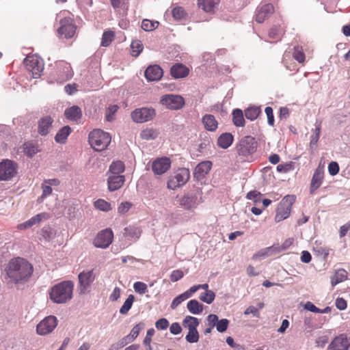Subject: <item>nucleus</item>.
Wrapping results in <instances>:
<instances>
[{
	"instance_id": "864d4df0",
	"label": "nucleus",
	"mask_w": 350,
	"mask_h": 350,
	"mask_svg": "<svg viewBox=\"0 0 350 350\" xmlns=\"http://www.w3.org/2000/svg\"><path fill=\"white\" fill-rule=\"evenodd\" d=\"M185 339L189 343L197 342L199 340V334L198 330H189Z\"/></svg>"
},
{
	"instance_id": "2f4dec72",
	"label": "nucleus",
	"mask_w": 350,
	"mask_h": 350,
	"mask_svg": "<svg viewBox=\"0 0 350 350\" xmlns=\"http://www.w3.org/2000/svg\"><path fill=\"white\" fill-rule=\"evenodd\" d=\"M291 208L279 204L277 208L276 215L275 216V221L280 222L288 217L291 213Z\"/></svg>"
},
{
	"instance_id": "bb28decb",
	"label": "nucleus",
	"mask_w": 350,
	"mask_h": 350,
	"mask_svg": "<svg viewBox=\"0 0 350 350\" xmlns=\"http://www.w3.org/2000/svg\"><path fill=\"white\" fill-rule=\"evenodd\" d=\"M64 116L70 120L77 121L81 118L82 112L78 106L74 105L65 110Z\"/></svg>"
},
{
	"instance_id": "680f3d73",
	"label": "nucleus",
	"mask_w": 350,
	"mask_h": 350,
	"mask_svg": "<svg viewBox=\"0 0 350 350\" xmlns=\"http://www.w3.org/2000/svg\"><path fill=\"white\" fill-rule=\"evenodd\" d=\"M168 326L169 321L165 318L160 319L155 323L156 328L159 330L166 329Z\"/></svg>"
},
{
	"instance_id": "58836bf2",
	"label": "nucleus",
	"mask_w": 350,
	"mask_h": 350,
	"mask_svg": "<svg viewBox=\"0 0 350 350\" xmlns=\"http://www.w3.org/2000/svg\"><path fill=\"white\" fill-rule=\"evenodd\" d=\"M321 133V122H316L315 129L310 137V148H316L317 142L320 137Z\"/></svg>"
},
{
	"instance_id": "5701e85b",
	"label": "nucleus",
	"mask_w": 350,
	"mask_h": 350,
	"mask_svg": "<svg viewBox=\"0 0 350 350\" xmlns=\"http://www.w3.org/2000/svg\"><path fill=\"white\" fill-rule=\"evenodd\" d=\"M323 170L319 167H318L312 178L311 183H310V193H312L314 191H316L317 189H319L321 184L322 180L323 178Z\"/></svg>"
},
{
	"instance_id": "1a4fd4ad",
	"label": "nucleus",
	"mask_w": 350,
	"mask_h": 350,
	"mask_svg": "<svg viewBox=\"0 0 350 350\" xmlns=\"http://www.w3.org/2000/svg\"><path fill=\"white\" fill-rule=\"evenodd\" d=\"M113 238V231L109 228H106L98 233L93 241V244L96 247L105 249L112 243Z\"/></svg>"
},
{
	"instance_id": "412c9836",
	"label": "nucleus",
	"mask_w": 350,
	"mask_h": 350,
	"mask_svg": "<svg viewBox=\"0 0 350 350\" xmlns=\"http://www.w3.org/2000/svg\"><path fill=\"white\" fill-rule=\"evenodd\" d=\"M212 163L209 161H202L197 165L193 172V176L198 180L204 178L211 170Z\"/></svg>"
},
{
	"instance_id": "5fc2aeb1",
	"label": "nucleus",
	"mask_w": 350,
	"mask_h": 350,
	"mask_svg": "<svg viewBox=\"0 0 350 350\" xmlns=\"http://www.w3.org/2000/svg\"><path fill=\"white\" fill-rule=\"evenodd\" d=\"M229 325V321L226 319H222L221 320H218L217 324H216V329L219 332H224L228 329Z\"/></svg>"
},
{
	"instance_id": "4be33fe9",
	"label": "nucleus",
	"mask_w": 350,
	"mask_h": 350,
	"mask_svg": "<svg viewBox=\"0 0 350 350\" xmlns=\"http://www.w3.org/2000/svg\"><path fill=\"white\" fill-rule=\"evenodd\" d=\"M53 120L51 116H44L38 122V133L42 136L46 135L52 126Z\"/></svg>"
},
{
	"instance_id": "a211bd4d",
	"label": "nucleus",
	"mask_w": 350,
	"mask_h": 350,
	"mask_svg": "<svg viewBox=\"0 0 350 350\" xmlns=\"http://www.w3.org/2000/svg\"><path fill=\"white\" fill-rule=\"evenodd\" d=\"M274 12L271 3H264L259 5L256 10V21L261 23L268 18Z\"/></svg>"
},
{
	"instance_id": "4c0bfd02",
	"label": "nucleus",
	"mask_w": 350,
	"mask_h": 350,
	"mask_svg": "<svg viewBox=\"0 0 350 350\" xmlns=\"http://www.w3.org/2000/svg\"><path fill=\"white\" fill-rule=\"evenodd\" d=\"M187 310L193 314H199L203 310V306L196 299L190 300L187 304Z\"/></svg>"
},
{
	"instance_id": "6ab92c4d",
	"label": "nucleus",
	"mask_w": 350,
	"mask_h": 350,
	"mask_svg": "<svg viewBox=\"0 0 350 350\" xmlns=\"http://www.w3.org/2000/svg\"><path fill=\"white\" fill-rule=\"evenodd\" d=\"M163 75V70L159 65L149 66L145 71V77L148 81H159Z\"/></svg>"
},
{
	"instance_id": "f257e3e1",
	"label": "nucleus",
	"mask_w": 350,
	"mask_h": 350,
	"mask_svg": "<svg viewBox=\"0 0 350 350\" xmlns=\"http://www.w3.org/2000/svg\"><path fill=\"white\" fill-rule=\"evenodd\" d=\"M33 271L32 265L26 259L16 257L9 260L5 267L8 284H18L26 282Z\"/></svg>"
},
{
	"instance_id": "f8f14e48",
	"label": "nucleus",
	"mask_w": 350,
	"mask_h": 350,
	"mask_svg": "<svg viewBox=\"0 0 350 350\" xmlns=\"http://www.w3.org/2000/svg\"><path fill=\"white\" fill-rule=\"evenodd\" d=\"M76 30V26L73 23L72 18L66 17L60 21V27L57 29L58 33L65 38H72Z\"/></svg>"
},
{
	"instance_id": "f704fd0d",
	"label": "nucleus",
	"mask_w": 350,
	"mask_h": 350,
	"mask_svg": "<svg viewBox=\"0 0 350 350\" xmlns=\"http://www.w3.org/2000/svg\"><path fill=\"white\" fill-rule=\"evenodd\" d=\"M232 122L233 124L238 127H242L245 125V119L243 113L241 109H235L232 111Z\"/></svg>"
},
{
	"instance_id": "c85d7f7f",
	"label": "nucleus",
	"mask_w": 350,
	"mask_h": 350,
	"mask_svg": "<svg viewBox=\"0 0 350 350\" xmlns=\"http://www.w3.org/2000/svg\"><path fill=\"white\" fill-rule=\"evenodd\" d=\"M280 252V250L278 247H275L273 246L268 247L264 250H261L258 252L255 253L252 256L253 260H257L258 258H264L267 256H270L273 254H276Z\"/></svg>"
},
{
	"instance_id": "e2e57ef3",
	"label": "nucleus",
	"mask_w": 350,
	"mask_h": 350,
	"mask_svg": "<svg viewBox=\"0 0 350 350\" xmlns=\"http://www.w3.org/2000/svg\"><path fill=\"white\" fill-rule=\"evenodd\" d=\"M328 172L332 176L336 175L339 172L338 164L335 161L330 162L328 165Z\"/></svg>"
},
{
	"instance_id": "cd10ccee",
	"label": "nucleus",
	"mask_w": 350,
	"mask_h": 350,
	"mask_svg": "<svg viewBox=\"0 0 350 350\" xmlns=\"http://www.w3.org/2000/svg\"><path fill=\"white\" fill-rule=\"evenodd\" d=\"M141 230L136 226H129L124 229V236L129 240L137 241L141 236Z\"/></svg>"
},
{
	"instance_id": "2eb2a0df",
	"label": "nucleus",
	"mask_w": 350,
	"mask_h": 350,
	"mask_svg": "<svg viewBox=\"0 0 350 350\" xmlns=\"http://www.w3.org/2000/svg\"><path fill=\"white\" fill-rule=\"evenodd\" d=\"M171 167V161L167 157L158 158L152 164V170L155 174H165Z\"/></svg>"
},
{
	"instance_id": "72a5a7b5",
	"label": "nucleus",
	"mask_w": 350,
	"mask_h": 350,
	"mask_svg": "<svg viewBox=\"0 0 350 350\" xmlns=\"http://www.w3.org/2000/svg\"><path fill=\"white\" fill-rule=\"evenodd\" d=\"M219 0H198V3L206 12H213L215 5L218 3Z\"/></svg>"
},
{
	"instance_id": "aec40b11",
	"label": "nucleus",
	"mask_w": 350,
	"mask_h": 350,
	"mask_svg": "<svg viewBox=\"0 0 350 350\" xmlns=\"http://www.w3.org/2000/svg\"><path fill=\"white\" fill-rule=\"evenodd\" d=\"M108 189L110 191H114L121 188L124 182L125 177L124 175H107Z\"/></svg>"
},
{
	"instance_id": "0eeeda50",
	"label": "nucleus",
	"mask_w": 350,
	"mask_h": 350,
	"mask_svg": "<svg viewBox=\"0 0 350 350\" xmlns=\"http://www.w3.org/2000/svg\"><path fill=\"white\" fill-rule=\"evenodd\" d=\"M155 116V110L152 107L137 108L133 111L131 114L133 121L136 123H144L150 121Z\"/></svg>"
},
{
	"instance_id": "13d9d810",
	"label": "nucleus",
	"mask_w": 350,
	"mask_h": 350,
	"mask_svg": "<svg viewBox=\"0 0 350 350\" xmlns=\"http://www.w3.org/2000/svg\"><path fill=\"white\" fill-rule=\"evenodd\" d=\"M143 325L141 326L140 324H138L132 328L130 334L127 336V338H129V341L132 342L135 338L137 337Z\"/></svg>"
},
{
	"instance_id": "f3484780",
	"label": "nucleus",
	"mask_w": 350,
	"mask_h": 350,
	"mask_svg": "<svg viewBox=\"0 0 350 350\" xmlns=\"http://www.w3.org/2000/svg\"><path fill=\"white\" fill-rule=\"evenodd\" d=\"M200 201L196 193H186L179 200L180 206L186 210L196 208L199 204Z\"/></svg>"
},
{
	"instance_id": "473e14b6",
	"label": "nucleus",
	"mask_w": 350,
	"mask_h": 350,
	"mask_svg": "<svg viewBox=\"0 0 350 350\" xmlns=\"http://www.w3.org/2000/svg\"><path fill=\"white\" fill-rule=\"evenodd\" d=\"M70 133L71 129L69 126L62 127L55 136V142L59 144H64Z\"/></svg>"
},
{
	"instance_id": "de8ad7c7",
	"label": "nucleus",
	"mask_w": 350,
	"mask_h": 350,
	"mask_svg": "<svg viewBox=\"0 0 350 350\" xmlns=\"http://www.w3.org/2000/svg\"><path fill=\"white\" fill-rule=\"evenodd\" d=\"M189 298V294L187 293L184 292L183 293L179 295L176 297H175L171 303L170 308L172 310L176 308L183 301L188 299Z\"/></svg>"
},
{
	"instance_id": "7ed1b4c3",
	"label": "nucleus",
	"mask_w": 350,
	"mask_h": 350,
	"mask_svg": "<svg viewBox=\"0 0 350 350\" xmlns=\"http://www.w3.org/2000/svg\"><path fill=\"white\" fill-rule=\"evenodd\" d=\"M89 144L96 151L100 152L105 150L111 141L109 133L100 129H94L88 136Z\"/></svg>"
},
{
	"instance_id": "ea45409f",
	"label": "nucleus",
	"mask_w": 350,
	"mask_h": 350,
	"mask_svg": "<svg viewBox=\"0 0 350 350\" xmlns=\"http://www.w3.org/2000/svg\"><path fill=\"white\" fill-rule=\"evenodd\" d=\"M39 151L38 146L32 142H26L23 144V152L29 157H32Z\"/></svg>"
},
{
	"instance_id": "338daca9",
	"label": "nucleus",
	"mask_w": 350,
	"mask_h": 350,
	"mask_svg": "<svg viewBox=\"0 0 350 350\" xmlns=\"http://www.w3.org/2000/svg\"><path fill=\"white\" fill-rule=\"evenodd\" d=\"M293 169L292 163H286L284 164H279L277 166V171L279 172L286 173Z\"/></svg>"
},
{
	"instance_id": "774afa93",
	"label": "nucleus",
	"mask_w": 350,
	"mask_h": 350,
	"mask_svg": "<svg viewBox=\"0 0 350 350\" xmlns=\"http://www.w3.org/2000/svg\"><path fill=\"white\" fill-rule=\"evenodd\" d=\"M183 272L180 269L174 270L170 275V280L172 282H175L180 280L183 277Z\"/></svg>"
},
{
	"instance_id": "6e6552de",
	"label": "nucleus",
	"mask_w": 350,
	"mask_h": 350,
	"mask_svg": "<svg viewBox=\"0 0 350 350\" xmlns=\"http://www.w3.org/2000/svg\"><path fill=\"white\" fill-rule=\"evenodd\" d=\"M160 103L170 110H178L185 105L183 97L178 94H165L161 96Z\"/></svg>"
},
{
	"instance_id": "dca6fc26",
	"label": "nucleus",
	"mask_w": 350,
	"mask_h": 350,
	"mask_svg": "<svg viewBox=\"0 0 350 350\" xmlns=\"http://www.w3.org/2000/svg\"><path fill=\"white\" fill-rule=\"evenodd\" d=\"M80 292L84 293L94 282L95 276L93 270L82 271L78 275Z\"/></svg>"
},
{
	"instance_id": "e433bc0d",
	"label": "nucleus",
	"mask_w": 350,
	"mask_h": 350,
	"mask_svg": "<svg viewBox=\"0 0 350 350\" xmlns=\"http://www.w3.org/2000/svg\"><path fill=\"white\" fill-rule=\"evenodd\" d=\"M183 325L187 328L188 330H197V327L199 325V321L196 317L187 316L183 321Z\"/></svg>"
},
{
	"instance_id": "9b49d317",
	"label": "nucleus",
	"mask_w": 350,
	"mask_h": 350,
	"mask_svg": "<svg viewBox=\"0 0 350 350\" xmlns=\"http://www.w3.org/2000/svg\"><path fill=\"white\" fill-rule=\"evenodd\" d=\"M17 172L16 165L10 160H4L0 163V180H8Z\"/></svg>"
},
{
	"instance_id": "c9c22d12",
	"label": "nucleus",
	"mask_w": 350,
	"mask_h": 350,
	"mask_svg": "<svg viewBox=\"0 0 350 350\" xmlns=\"http://www.w3.org/2000/svg\"><path fill=\"white\" fill-rule=\"evenodd\" d=\"M347 278V272L342 269H338L336 271L334 276L331 278V284L332 286L345 281Z\"/></svg>"
},
{
	"instance_id": "a18cd8bd",
	"label": "nucleus",
	"mask_w": 350,
	"mask_h": 350,
	"mask_svg": "<svg viewBox=\"0 0 350 350\" xmlns=\"http://www.w3.org/2000/svg\"><path fill=\"white\" fill-rule=\"evenodd\" d=\"M94 206L99 211L104 212H108L112 208L111 204L103 199L97 200L94 202Z\"/></svg>"
},
{
	"instance_id": "0e129e2a",
	"label": "nucleus",
	"mask_w": 350,
	"mask_h": 350,
	"mask_svg": "<svg viewBox=\"0 0 350 350\" xmlns=\"http://www.w3.org/2000/svg\"><path fill=\"white\" fill-rule=\"evenodd\" d=\"M265 112L267 117V122L270 126L274 124V116L273 113V109L271 107H267L265 109Z\"/></svg>"
},
{
	"instance_id": "423d86ee",
	"label": "nucleus",
	"mask_w": 350,
	"mask_h": 350,
	"mask_svg": "<svg viewBox=\"0 0 350 350\" xmlns=\"http://www.w3.org/2000/svg\"><path fill=\"white\" fill-rule=\"evenodd\" d=\"M24 64L32 77L37 79L40 77L44 70V63L42 59L36 55L27 56L24 59Z\"/></svg>"
},
{
	"instance_id": "4d7b16f0",
	"label": "nucleus",
	"mask_w": 350,
	"mask_h": 350,
	"mask_svg": "<svg viewBox=\"0 0 350 350\" xmlns=\"http://www.w3.org/2000/svg\"><path fill=\"white\" fill-rule=\"evenodd\" d=\"M132 203L129 202H123L120 204L118 207V212L120 215H124L127 213L130 208L132 207Z\"/></svg>"
},
{
	"instance_id": "69168bd1",
	"label": "nucleus",
	"mask_w": 350,
	"mask_h": 350,
	"mask_svg": "<svg viewBox=\"0 0 350 350\" xmlns=\"http://www.w3.org/2000/svg\"><path fill=\"white\" fill-rule=\"evenodd\" d=\"M282 33V30L276 27L271 28L269 32V37L271 39H279Z\"/></svg>"
},
{
	"instance_id": "c03bdc74",
	"label": "nucleus",
	"mask_w": 350,
	"mask_h": 350,
	"mask_svg": "<svg viewBox=\"0 0 350 350\" xmlns=\"http://www.w3.org/2000/svg\"><path fill=\"white\" fill-rule=\"evenodd\" d=\"M115 38V33L112 31H106L103 33L101 39V46H108Z\"/></svg>"
},
{
	"instance_id": "37998d69",
	"label": "nucleus",
	"mask_w": 350,
	"mask_h": 350,
	"mask_svg": "<svg viewBox=\"0 0 350 350\" xmlns=\"http://www.w3.org/2000/svg\"><path fill=\"white\" fill-rule=\"evenodd\" d=\"M135 300L134 295H129L127 299L124 302L123 305L120 309V313L122 314H126L129 310L131 308L133 301Z\"/></svg>"
},
{
	"instance_id": "4468645a",
	"label": "nucleus",
	"mask_w": 350,
	"mask_h": 350,
	"mask_svg": "<svg viewBox=\"0 0 350 350\" xmlns=\"http://www.w3.org/2000/svg\"><path fill=\"white\" fill-rule=\"evenodd\" d=\"M350 347V339L345 334L336 336L328 346V350H348Z\"/></svg>"
},
{
	"instance_id": "79ce46f5",
	"label": "nucleus",
	"mask_w": 350,
	"mask_h": 350,
	"mask_svg": "<svg viewBox=\"0 0 350 350\" xmlns=\"http://www.w3.org/2000/svg\"><path fill=\"white\" fill-rule=\"evenodd\" d=\"M260 108L258 107H250L245 111V116L250 120H256L260 113Z\"/></svg>"
},
{
	"instance_id": "b1692460",
	"label": "nucleus",
	"mask_w": 350,
	"mask_h": 350,
	"mask_svg": "<svg viewBox=\"0 0 350 350\" xmlns=\"http://www.w3.org/2000/svg\"><path fill=\"white\" fill-rule=\"evenodd\" d=\"M170 73L174 79H180L189 75V69L182 64H175L170 69Z\"/></svg>"
},
{
	"instance_id": "39448f33",
	"label": "nucleus",
	"mask_w": 350,
	"mask_h": 350,
	"mask_svg": "<svg viewBox=\"0 0 350 350\" xmlns=\"http://www.w3.org/2000/svg\"><path fill=\"white\" fill-rule=\"evenodd\" d=\"M190 178V172L187 168H180L174 174L170 176L167 187L171 190L185 185Z\"/></svg>"
},
{
	"instance_id": "3c124183",
	"label": "nucleus",
	"mask_w": 350,
	"mask_h": 350,
	"mask_svg": "<svg viewBox=\"0 0 350 350\" xmlns=\"http://www.w3.org/2000/svg\"><path fill=\"white\" fill-rule=\"evenodd\" d=\"M172 16L175 20L180 21L185 18L186 13L181 7H176L172 10Z\"/></svg>"
},
{
	"instance_id": "49530a36",
	"label": "nucleus",
	"mask_w": 350,
	"mask_h": 350,
	"mask_svg": "<svg viewBox=\"0 0 350 350\" xmlns=\"http://www.w3.org/2000/svg\"><path fill=\"white\" fill-rule=\"evenodd\" d=\"M159 25L158 21L144 19L142 23V28L146 31H150L155 29Z\"/></svg>"
},
{
	"instance_id": "09e8293b",
	"label": "nucleus",
	"mask_w": 350,
	"mask_h": 350,
	"mask_svg": "<svg viewBox=\"0 0 350 350\" xmlns=\"http://www.w3.org/2000/svg\"><path fill=\"white\" fill-rule=\"evenodd\" d=\"M131 54L134 57H137L143 50V45L139 40H135L131 42Z\"/></svg>"
},
{
	"instance_id": "20e7f679",
	"label": "nucleus",
	"mask_w": 350,
	"mask_h": 350,
	"mask_svg": "<svg viewBox=\"0 0 350 350\" xmlns=\"http://www.w3.org/2000/svg\"><path fill=\"white\" fill-rule=\"evenodd\" d=\"M258 143L255 138L247 135L242 137L237 144L235 150L238 155L247 160L257 150Z\"/></svg>"
},
{
	"instance_id": "a19ab883",
	"label": "nucleus",
	"mask_w": 350,
	"mask_h": 350,
	"mask_svg": "<svg viewBox=\"0 0 350 350\" xmlns=\"http://www.w3.org/2000/svg\"><path fill=\"white\" fill-rule=\"evenodd\" d=\"M159 132L152 128H147L140 133V137L145 140H152L157 137Z\"/></svg>"
},
{
	"instance_id": "ddd939ff",
	"label": "nucleus",
	"mask_w": 350,
	"mask_h": 350,
	"mask_svg": "<svg viewBox=\"0 0 350 350\" xmlns=\"http://www.w3.org/2000/svg\"><path fill=\"white\" fill-rule=\"evenodd\" d=\"M57 81L63 83L69 80L72 77V71L70 64L64 61H60L56 64Z\"/></svg>"
},
{
	"instance_id": "6e6d98bb",
	"label": "nucleus",
	"mask_w": 350,
	"mask_h": 350,
	"mask_svg": "<svg viewBox=\"0 0 350 350\" xmlns=\"http://www.w3.org/2000/svg\"><path fill=\"white\" fill-rule=\"evenodd\" d=\"M296 198L294 195L286 196L280 204L291 208L293 204L295 202Z\"/></svg>"
},
{
	"instance_id": "052dcab7",
	"label": "nucleus",
	"mask_w": 350,
	"mask_h": 350,
	"mask_svg": "<svg viewBox=\"0 0 350 350\" xmlns=\"http://www.w3.org/2000/svg\"><path fill=\"white\" fill-rule=\"evenodd\" d=\"M261 193L257 191H251L247 193L246 198L253 200L255 203L260 202Z\"/></svg>"
},
{
	"instance_id": "393cba45",
	"label": "nucleus",
	"mask_w": 350,
	"mask_h": 350,
	"mask_svg": "<svg viewBox=\"0 0 350 350\" xmlns=\"http://www.w3.org/2000/svg\"><path fill=\"white\" fill-rule=\"evenodd\" d=\"M46 213H41L37 214L36 215L32 217L31 218H30L25 222L18 224V229L24 230L26 228H31V226L38 224L43 219L46 218Z\"/></svg>"
},
{
	"instance_id": "8fccbe9b",
	"label": "nucleus",
	"mask_w": 350,
	"mask_h": 350,
	"mask_svg": "<svg viewBox=\"0 0 350 350\" xmlns=\"http://www.w3.org/2000/svg\"><path fill=\"white\" fill-rule=\"evenodd\" d=\"M215 297V294L213 291H206L200 296V300L208 304H211L214 301Z\"/></svg>"
},
{
	"instance_id": "9d476101",
	"label": "nucleus",
	"mask_w": 350,
	"mask_h": 350,
	"mask_svg": "<svg viewBox=\"0 0 350 350\" xmlns=\"http://www.w3.org/2000/svg\"><path fill=\"white\" fill-rule=\"evenodd\" d=\"M57 320L54 316H49L41 321L36 327V332L40 336L46 335L56 327Z\"/></svg>"
},
{
	"instance_id": "bf43d9fd",
	"label": "nucleus",
	"mask_w": 350,
	"mask_h": 350,
	"mask_svg": "<svg viewBox=\"0 0 350 350\" xmlns=\"http://www.w3.org/2000/svg\"><path fill=\"white\" fill-rule=\"evenodd\" d=\"M134 290L139 294H144L147 291V285L142 282H136L133 284Z\"/></svg>"
},
{
	"instance_id": "f03ea898",
	"label": "nucleus",
	"mask_w": 350,
	"mask_h": 350,
	"mask_svg": "<svg viewBox=\"0 0 350 350\" xmlns=\"http://www.w3.org/2000/svg\"><path fill=\"white\" fill-rule=\"evenodd\" d=\"M74 284L70 280L54 285L50 291L51 299L56 304H65L72 297Z\"/></svg>"
},
{
	"instance_id": "7c9ffc66",
	"label": "nucleus",
	"mask_w": 350,
	"mask_h": 350,
	"mask_svg": "<svg viewBox=\"0 0 350 350\" xmlns=\"http://www.w3.org/2000/svg\"><path fill=\"white\" fill-rule=\"evenodd\" d=\"M233 140V135L231 133H225L219 137L217 145L221 148L226 149L232 145Z\"/></svg>"
},
{
	"instance_id": "c756f323",
	"label": "nucleus",
	"mask_w": 350,
	"mask_h": 350,
	"mask_svg": "<svg viewBox=\"0 0 350 350\" xmlns=\"http://www.w3.org/2000/svg\"><path fill=\"white\" fill-rule=\"evenodd\" d=\"M125 170L124 164L121 161H113L109 165L107 175H122Z\"/></svg>"
},
{
	"instance_id": "a878e982",
	"label": "nucleus",
	"mask_w": 350,
	"mask_h": 350,
	"mask_svg": "<svg viewBox=\"0 0 350 350\" xmlns=\"http://www.w3.org/2000/svg\"><path fill=\"white\" fill-rule=\"evenodd\" d=\"M202 123L204 128L208 131H215L218 127V122L214 116L211 114H206L202 117Z\"/></svg>"
},
{
	"instance_id": "603ef678",
	"label": "nucleus",
	"mask_w": 350,
	"mask_h": 350,
	"mask_svg": "<svg viewBox=\"0 0 350 350\" xmlns=\"http://www.w3.org/2000/svg\"><path fill=\"white\" fill-rule=\"evenodd\" d=\"M293 57L299 63H302L305 60V55L301 47L297 46L294 48Z\"/></svg>"
}]
</instances>
